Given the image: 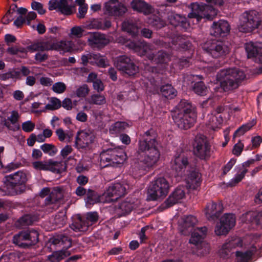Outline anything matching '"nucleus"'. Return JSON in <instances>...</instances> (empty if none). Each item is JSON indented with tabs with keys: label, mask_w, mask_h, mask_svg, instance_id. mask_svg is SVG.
<instances>
[{
	"label": "nucleus",
	"mask_w": 262,
	"mask_h": 262,
	"mask_svg": "<svg viewBox=\"0 0 262 262\" xmlns=\"http://www.w3.org/2000/svg\"><path fill=\"white\" fill-rule=\"evenodd\" d=\"M157 145L155 137L151 135L150 130L145 133L142 139L139 141L138 152L142 154L144 158L136 164L134 168L135 170H138L141 174L145 173L159 161L160 153Z\"/></svg>",
	"instance_id": "1"
},
{
	"label": "nucleus",
	"mask_w": 262,
	"mask_h": 262,
	"mask_svg": "<svg viewBox=\"0 0 262 262\" xmlns=\"http://www.w3.org/2000/svg\"><path fill=\"white\" fill-rule=\"evenodd\" d=\"M172 118L178 127L187 129L195 123L196 114L192 105L187 101L183 100L172 113Z\"/></svg>",
	"instance_id": "2"
},
{
	"label": "nucleus",
	"mask_w": 262,
	"mask_h": 262,
	"mask_svg": "<svg viewBox=\"0 0 262 262\" xmlns=\"http://www.w3.org/2000/svg\"><path fill=\"white\" fill-rule=\"evenodd\" d=\"M245 78L244 71L236 68L223 69L217 74V80L224 91L237 88Z\"/></svg>",
	"instance_id": "3"
},
{
	"label": "nucleus",
	"mask_w": 262,
	"mask_h": 262,
	"mask_svg": "<svg viewBox=\"0 0 262 262\" xmlns=\"http://www.w3.org/2000/svg\"><path fill=\"white\" fill-rule=\"evenodd\" d=\"M6 181L3 188L0 189L3 195H14L25 190V184L27 181L26 174L22 171H17L6 177Z\"/></svg>",
	"instance_id": "4"
},
{
	"label": "nucleus",
	"mask_w": 262,
	"mask_h": 262,
	"mask_svg": "<svg viewBox=\"0 0 262 262\" xmlns=\"http://www.w3.org/2000/svg\"><path fill=\"white\" fill-rule=\"evenodd\" d=\"M30 48L33 51H38L54 50L59 51L61 54L82 50V47L76 48L72 41L66 40L56 41L52 44L48 41L39 42L33 44Z\"/></svg>",
	"instance_id": "5"
},
{
	"label": "nucleus",
	"mask_w": 262,
	"mask_h": 262,
	"mask_svg": "<svg viewBox=\"0 0 262 262\" xmlns=\"http://www.w3.org/2000/svg\"><path fill=\"white\" fill-rule=\"evenodd\" d=\"M169 188V184L165 178H157L149 185L147 199L149 201L163 199L168 194Z\"/></svg>",
	"instance_id": "6"
},
{
	"label": "nucleus",
	"mask_w": 262,
	"mask_h": 262,
	"mask_svg": "<svg viewBox=\"0 0 262 262\" xmlns=\"http://www.w3.org/2000/svg\"><path fill=\"white\" fill-rule=\"evenodd\" d=\"M261 24L259 14L255 10L246 11L241 15L238 29L244 33L251 32Z\"/></svg>",
	"instance_id": "7"
},
{
	"label": "nucleus",
	"mask_w": 262,
	"mask_h": 262,
	"mask_svg": "<svg viewBox=\"0 0 262 262\" xmlns=\"http://www.w3.org/2000/svg\"><path fill=\"white\" fill-rule=\"evenodd\" d=\"M101 163L103 166L108 165L116 166L123 164L126 160L127 156L122 148L110 149L103 152L101 155Z\"/></svg>",
	"instance_id": "8"
},
{
	"label": "nucleus",
	"mask_w": 262,
	"mask_h": 262,
	"mask_svg": "<svg viewBox=\"0 0 262 262\" xmlns=\"http://www.w3.org/2000/svg\"><path fill=\"white\" fill-rule=\"evenodd\" d=\"M190 8L191 11L188 14L190 18H196L198 23L202 18L212 19L216 16L218 11L214 8L206 4L199 5L198 3H192Z\"/></svg>",
	"instance_id": "9"
},
{
	"label": "nucleus",
	"mask_w": 262,
	"mask_h": 262,
	"mask_svg": "<svg viewBox=\"0 0 262 262\" xmlns=\"http://www.w3.org/2000/svg\"><path fill=\"white\" fill-rule=\"evenodd\" d=\"M204 49L214 58H224L230 52L229 47L221 41H214L206 43Z\"/></svg>",
	"instance_id": "10"
},
{
	"label": "nucleus",
	"mask_w": 262,
	"mask_h": 262,
	"mask_svg": "<svg viewBox=\"0 0 262 262\" xmlns=\"http://www.w3.org/2000/svg\"><path fill=\"white\" fill-rule=\"evenodd\" d=\"M38 233L35 230L22 231L14 236L13 243L21 247L35 244L38 241Z\"/></svg>",
	"instance_id": "11"
},
{
	"label": "nucleus",
	"mask_w": 262,
	"mask_h": 262,
	"mask_svg": "<svg viewBox=\"0 0 262 262\" xmlns=\"http://www.w3.org/2000/svg\"><path fill=\"white\" fill-rule=\"evenodd\" d=\"M125 46L129 49L133 50L140 56H146L150 60H154V54L153 51L154 48L152 46L144 42L126 41L124 42Z\"/></svg>",
	"instance_id": "12"
},
{
	"label": "nucleus",
	"mask_w": 262,
	"mask_h": 262,
	"mask_svg": "<svg viewBox=\"0 0 262 262\" xmlns=\"http://www.w3.org/2000/svg\"><path fill=\"white\" fill-rule=\"evenodd\" d=\"M126 193V187L123 184L118 183L110 185L102 195L104 198V203H110L116 201Z\"/></svg>",
	"instance_id": "13"
},
{
	"label": "nucleus",
	"mask_w": 262,
	"mask_h": 262,
	"mask_svg": "<svg viewBox=\"0 0 262 262\" xmlns=\"http://www.w3.org/2000/svg\"><path fill=\"white\" fill-rule=\"evenodd\" d=\"M210 146L207 139L203 136L195 137L194 145V154L201 159H205L210 156Z\"/></svg>",
	"instance_id": "14"
},
{
	"label": "nucleus",
	"mask_w": 262,
	"mask_h": 262,
	"mask_svg": "<svg viewBox=\"0 0 262 262\" xmlns=\"http://www.w3.org/2000/svg\"><path fill=\"white\" fill-rule=\"evenodd\" d=\"M95 136L89 130H82L77 132L75 145L78 149H87L94 142Z\"/></svg>",
	"instance_id": "15"
},
{
	"label": "nucleus",
	"mask_w": 262,
	"mask_h": 262,
	"mask_svg": "<svg viewBox=\"0 0 262 262\" xmlns=\"http://www.w3.org/2000/svg\"><path fill=\"white\" fill-rule=\"evenodd\" d=\"M73 2L72 0H51L49 3V9L55 10L66 15H70Z\"/></svg>",
	"instance_id": "16"
},
{
	"label": "nucleus",
	"mask_w": 262,
	"mask_h": 262,
	"mask_svg": "<svg viewBox=\"0 0 262 262\" xmlns=\"http://www.w3.org/2000/svg\"><path fill=\"white\" fill-rule=\"evenodd\" d=\"M248 58H255L262 63V42H249L245 44Z\"/></svg>",
	"instance_id": "17"
},
{
	"label": "nucleus",
	"mask_w": 262,
	"mask_h": 262,
	"mask_svg": "<svg viewBox=\"0 0 262 262\" xmlns=\"http://www.w3.org/2000/svg\"><path fill=\"white\" fill-rule=\"evenodd\" d=\"M118 0H110L106 3L103 8L105 14L111 16H119L126 11L125 7L121 4L117 3Z\"/></svg>",
	"instance_id": "18"
},
{
	"label": "nucleus",
	"mask_w": 262,
	"mask_h": 262,
	"mask_svg": "<svg viewBox=\"0 0 262 262\" xmlns=\"http://www.w3.org/2000/svg\"><path fill=\"white\" fill-rule=\"evenodd\" d=\"M230 30L228 23L224 20H220L214 22L211 26V34L215 37L227 36Z\"/></svg>",
	"instance_id": "19"
},
{
	"label": "nucleus",
	"mask_w": 262,
	"mask_h": 262,
	"mask_svg": "<svg viewBox=\"0 0 262 262\" xmlns=\"http://www.w3.org/2000/svg\"><path fill=\"white\" fill-rule=\"evenodd\" d=\"M207 232V229L206 227L194 229L189 239V243L198 246L200 245L207 246V244L203 243V240L206 237Z\"/></svg>",
	"instance_id": "20"
},
{
	"label": "nucleus",
	"mask_w": 262,
	"mask_h": 262,
	"mask_svg": "<svg viewBox=\"0 0 262 262\" xmlns=\"http://www.w3.org/2000/svg\"><path fill=\"white\" fill-rule=\"evenodd\" d=\"M198 222V221L194 216L188 215L185 216L180 223L179 230L182 234L186 235L192 231Z\"/></svg>",
	"instance_id": "21"
},
{
	"label": "nucleus",
	"mask_w": 262,
	"mask_h": 262,
	"mask_svg": "<svg viewBox=\"0 0 262 262\" xmlns=\"http://www.w3.org/2000/svg\"><path fill=\"white\" fill-rule=\"evenodd\" d=\"M185 196L184 188L183 187H177L174 191L169 196L164 203L166 207H169L173 205L179 203Z\"/></svg>",
	"instance_id": "22"
},
{
	"label": "nucleus",
	"mask_w": 262,
	"mask_h": 262,
	"mask_svg": "<svg viewBox=\"0 0 262 262\" xmlns=\"http://www.w3.org/2000/svg\"><path fill=\"white\" fill-rule=\"evenodd\" d=\"M223 207L220 204L214 202L208 203L205 209V214L209 220L217 218L222 211Z\"/></svg>",
	"instance_id": "23"
},
{
	"label": "nucleus",
	"mask_w": 262,
	"mask_h": 262,
	"mask_svg": "<svg viewBox=\"0 0 262 262\" xmlns=\"http://www.w3.org/2000/svg\"><path fill=\"white\" fill-rule=\"evenodd\" d=\"M226 219L228 217H221L220 222L217 223L215 227L214 232L216 235H226L230 230L232 228V225L233 224V219L230 217V223L229 224H226L225 225L224 223H225Z\"/></svg>",
	"instance_id": "24"
},
{
	"label": "nucleus",
	"mask_w": 262,
	"mask_h": 262,
	"mask_svg": "<svg viewBox=\"0 0 262 262\" xmlns=\"http://www.w3.org/2000/svg\"><path fill=\"white\" fill-rule=\"evenodd\" d=\"M202 182L201 174L195 171H192L186 179V186L189 189H196Z\"/></svg>",
	"instance_id": "25"
},
{
	"label": "nucleus",
	"mask_w": 262,
	"mask_h": 262,
	"mask_svg": "<svg viewBox=\"0 0 262 262\" xmlns=\"http://www.w3.org/2000/svg\"><path fill=\"white\" fill-rule=\"evenodd\" d=\"M240 219L244 223H253L257 225L261 224L262 211L260 212L249 211L243 214Z\"/></svg>",
	"instance_id": "26"
},
{
	"label": "nucleus",
	"mask_w": 262,
	"mask_h": 262,
	"mask_svg": "<svg viewBox=\"0 0 262 262\" xmlns=\"http://www.w3.org/2000/svg\"><path fill=\"white\" fill-rule=\"evenodd\" d=\"M188 164L187 159L183 155H180L176 157L171 162V167L180 175L181 173L184 171L186 166Z\"/></svg>",
	"instance_id": "27"
},
{
	"label": "nucleus",
	"mask_w": 262,
	"mask_h": 262,
	"mask_svg": "<svg viewBox=\"0 0 262 262\" xmlns=\"http://www.w3.org/2000/svg\"><path fill=\"white\" fill-rule=\"evenodd\" d=\"M235 245H237V246H241V240H233L225 243L219 250L220 256L223 258H229L231 254V250L235 247Z\"/></svg>",
	"instance_id": "28"
},
{
	"label": "nucleus",
	"mask_w": 262,
	"mask_h": 262,
	"mask_svg": "<svg viewBox=\"0 0 262 262\" xmlns=\"http://www.w3.org/2000/svg\"><path fill=\"white\" fill-rule=\"evenodd\" d=\"M131 5L134 10L142 12L145 15L151 13L152 11L151 7L142 0H134Z\"/></svg>",
	"instance_id": "29"
},
{
	"label": "nucleus",
	"mask_w": 262,
	"mask_h": 262,
	"mask_svg": "<svg viewBox=\"0 0 262 262\" xmlns=\"http://www.w3.org/2000/svg\"><path fill=\"white\" fill-rule=\"evenodd\" d=\"M140 201L138 200L125 201L121 203L118 206L122 213H127L133 209H137L140 207Z\"/></svg>",
	"instance_id": "30"
},
{
	"label": "nucleus",
	"mask_w": 262,
	"mask_h": 262,
	"mask_svg": "<svg viewBox=\"0 0 262 262\" xmlns=\"http://www.w3.org/2000/svg\"><path fill=\"white\" fill-rule=\"evenodd\" d=\"M88 41L91 45H105L108 43L109 40L106 38L104 34L95 32L90 34Z\"/></svg>",
	"instance_id": "31"
},
{
	"label": "nucleus",
	"mask_w": 262,
	"mask_h": 262,
	"mask_svg": "<svg viewBox=\"0 0 262 262\" xmlns=\"http://www.w3.org/2000/svg\"><path fill=\"white\" fill-rule=\"evenodd\" d=\"M64 194V191L63 188L56 187L50 191V195L46 199L48 203H53L58 200L62 199Z\"/></svg>",
	"instance_id": "32"
},
{
	"label": "nucleus",
	"mask_w": 262,
	"mask_h": 262,
	"mask_svg": "<svg viewBox=\"0 0 262 262\" xmlns=\"http://www.w3.org/2000/svg\"><path fill=\"white\" fill-rule=\"evenodd\" d=\"M52 243L54 245H58L59 246H62L63 248L68 249L72 245L71 239L63 235H58L53 238Z\"/></svg>",
	"instance_id": "33"
},
{
	"label": "nucleus",
	"mask_w": 262,
	"mask_h": 262,
	"mask_svg": "<svg viewBox=\"0 0 262 262\" xmlns=\"http://www.w3.org/2000/svg\"><path fill=\"white\" fill-rule=\"evenodd\" d=\"M208 126L214 130L220 128L223 120L221 114L214 115L212 113L208 115Z\"/></svg>",
	"instance_id": "34"
},
{
	"label": "nucleus",
	"mask_w": 262,
	"mask_h": 262,
	"mask_svg": "<svg viewBox=\"0 0 262 262\" xmlns=\"http://www.w3.org/2000/svg\"><path fill=\"white\" fill-rule=\"evenodd\" d=\"M131 125L125 121H117L112 124L110 127L109 131L112 134H117L123 132Z\"/></svg>",
	"instance_id": "35"
},
{
	"label": "nucleus",
	"mask_w": 262,
	"mask_h": 262,
	"mask_svg": "<svg viewBox=\"0 0 262 262\" xmlns=\"http://www.w3.org/2000/svg\"><path fill=\"white\" fill-rule=\"evenodd\" d=\"M71 228L76 232H84L88 229V225L85 222V220L78 216L70 226Z\"/></svg>",
	"instance_id": "36"
},
{
	"label": "nucleus",
	"mask_w": 262,
	"mask_h": 262,
	"mask_svg": "<svg viewBox=\"0 0 262 262\" xmlns=\"http://www.w3.org/2000/svg\"><path fill=\"white\" fill-rule=\"evenodd\" d=\"M122 29L133 36L137 35L139 33V29L132 20L124 21L122 23Z\"/></svg>",
	"instance_id": "37"
},
{
	"label": "nucleus",
	"mask_w": 262,
	"mask_h": 262,
	"mask_svg": "<svg viewBox=\"0 0 262 262\" xmlns=\"http://www.w3.org/2000/svg\"><path fill=\"white\" fill-rule=\"evenodd\" d=\"M67 222L66 211L61 210L56 214L52 221L55 225V227L60 228L66 224Z\"/></svg>",
	"instance_id": "38"
},
{
	"label": "nucleus",
	"mask_w": 262,
	"mask_h": 262,
	"mask_svg": "<svg viewBox=\"0 0 262 262\" xmlns=\"http://www.w3.org/2000/svg\"><path fill=\"white\" fill-rule=\"evenodd\" d=\"M168 18L169 23L174 26L186 24L185 18L178 14L171 12L168 15Z\"/></svg>",
	"instance_id": "39"
},
{
	"label": "nucleus",
	"mask_w": 262,
	"mask_h": 262,
	"mask_svg": "<svg viewBox=\"0 0 262 262\" xmlns=\"http://www.w3.org/2000/svg\"><path fill=\"white\" fill-rule=\"evenodd\" d=\"M91 63L102 68L108 65V62L106 58L99 54H92Z\"/></svg>",
	"instance_id": "40"
},
{
	"label": "nucleus",
	"mask_w": 262,
	"mask_h": 262,
	"mask_svg": "<svg viewBox=\"0 0 262 262\" xmlns=\"http://www.w3.org/2000/svg\"><path fill=\"white\" fill-rule=\"evenodd\" d=\"M131 60L128 57L122 56L118 57L115 61V64L117 68L120 71L123 72L125 69L128 67L131 63Z\"/></svg>",
	"instance_id": "41"
},
{
	"label": "nucleus",
	"mask_w": 262,
	"mask_h": 262,
	"mask_svg": "<svg viewBox=\"0 0 262 262\" xmlns=\"http://www.w3.org/2000/svg\"><path fill=\"white\" fill-rule=\"evenodd\" d=\"M56 134L60 141L70 142L73 136L72 132L70 130L65 131L60 128L56 130Z\"/></svg>",
	"instance_id": "42"
},
{
	"label": "nucleus",
	"mask_w": 262,
	"mask_h": 262,
	"mask_svg": "<svg viewBox=\"0 0 262 262\" xmlns=\"http://www.w3.org/2000/svg\"><path fill=\"white\" fill-rule=\"evenodd\" d=\"M160 91L162 95L167 98L172 99L177 95V91L170 84L162 86Z\"/></svg>",
	"instance_id": "43"
},
{
	"label": "nucleus",
	"mask_w": 262,
	"mask_h": 262,
	"mask_svg": "<svg viewBox=\"0 0 262 262\" xmlns=\"http://www.w3.org/2000/svg\"><path fill=\"white\" fill-rule=\"evenodd\" d=\"M20 115L16 111H13L11 112L10 116L7 118V120L5 122V125L10 129L11 128V124L14 125L15 128L18 129L19 125H16Z\"/></svg>",
	"instance_id": "44"
},
{
	"label": "nucleus",
	"mask_w": 262,
	"mask_h": 262,
	"mask_svg": "<svg viewBox=\"0 0 262 262\" xmlns=\"http://www.w3.org/2000/svg\"><path fill=\"white\" fill-rule=\"evenodd\" d=\"M255 251L256 248L255 247H253L250 250L247 251L245 252L237 251L236 255L237 259V262H247Z\"/></svg>",
	"instance_id": "45"
},
{
	"label": "nucleus",
	"mask_w": 262,
	"mask_h": 262,
	"mask_svg": "<svg viewBox=\"0 0 262 262\" xmlns=\"http://www.w3.org/2000/svg\"><path fill=\"white\" fill-rule=\"evenodd\" d=\"M255 124L256 121L253 119L251 121L243 125L236 130L233 135V138H234L236 136L244 135L246 132L250 130Z\"/></svg>",
	"instance_id": "46"
},
{
	"label": "nucleus",
	"mask_w": 262,
	"mask_h": 262,
	"mask_svg": "<svg viewBox=\"0 0 262 262\" xmlns=\"http://www.w3.org/2000/svg\"><path fill=\"white\" fill-rule=\"evenodd\" d=\"M88 102L91 104L103 105L106 103L104 96L100 94H94L88 99Z\"/></svg>",
	"instance_id": "47"
},
{
	"label": "nucleus",
	"mask_w": 262,
	"mask_h": 262,
	"mask_svg": "<svg viewBox=\"0 0 262 262\" xmlns=\"http://www.w3.org/2000/svg\"><path fill=\"white\" fill-rule=\"evenodd\" d=\"M87 202L90 204H94L99 202H104V198L102 200V195L100 197L94 191L89 190L87 193Z\"/></svg>",
	"instance_id": "48"
},
{
	"label": "nucleus",
	"mask_w": 262,
	"mask_h": 262,
	"mask_svg": "<svg viewBox=\"0 0 262 262\" xmlns=\"http://www.w3.org/2000/svg\"><path fill=\"white\" fill-rule=\"evenodd\" d=\"M48 165V170L53 172L60 173L63 170L62 164L61 162L49 160Z\"/></svg>",
	"instance_id": "49"
},
{
	"label": "nucleus",
	"mask_w": 262,
	"mask_h": 262,
	"mask_svg": "<svg viewBox=\"0 0 262 262\" xmlns=\"http://www.w3.org/2000/svg\"><path fill=\"white\" fill-rule=\"evenodd\" d=\"M48 165V170L53 172L60 173L63 170L62 164L61 162L49 160Z\"/></svg>",
	"instance_id": "50"
},
{
	"label": "nucleus",
	"mask_w": 262,
	"mask_h": 262,
	"mask_svg": "<svg viewBox=\"0 0 262 262\" xmlns=\"http://www.w3.org/2000/svg\"><path fill=\"white\" fill-rule=\"evenodd\" d=\"M193 90L196 94L201 96L206 95L208 92L207 88L202 81L195 83L193 87Z\"/></svg>",
	"instance_id": "51"
},
{
	"label": "nucleus",
	"mask_w": 262,
	"mask_h": 262,
	"mask_svg": "<svg viewBox=\"0 0 262 262\" xmlns=\"http://www.w3.org/2000/svg\"><path fill=\"white\" fill-rule=\"evenodd\" d=\"M84 32V30L83 28L80 26H76L73 27H72L71 30L70 32L69 33V36L70 38H81L83 34V33Z\"/></svg>",
	"instance_id": "52"
},
{
	"label": "nucleus",
	"mask_w": 262,
	"mask_h": 262,
	"mask_svg": "<svg viewBox=\"0 0 262 262\" xmlns=\"http://www.w3.org/2000/svg\"><path fill=\"white\" fill-rule=\"evenodd\" d=\"M83 219L85 220V222L88 225V227H89L97 221L98 215L96 212H89Z\"/></svg>",
	"instance_id": "53"
},
{
	"label": "nucleus",
	"mask_w": 262,
	"mask_h": 262,
	"mask_svg": "<svg viewBox=\"0 0 262 262\" xmlns=\"http://www.w3.org/2000/svg\"><path fill=\"white\" fill-rule=\"evenodd\" d=\"M61 106V102L56 98H51L49 103L46 105L45 109L48 110H55Z\"/></svg>",
	"instance_id": "54"
},
{
	"label": "nucleus",
	"mask_w": 262,
	"mask_h": 262,
	"mask_svg": "<svg viewBox=\"0 0 262 262\" xmlns=\"http://www.w3.org/2000/svg\"><path fill=\"white\" fill-rule=\"evenodd\" d=\"M48 161H36L32 163V166L36 170H48Z\"/></svg>",
	"instance_id": "55"
},
{
	"label": "nucleus",
	"mask_w": 262,
	"mask_h": 262,
	"mask_svg": "<svg viewBox=\"0 0 262 262\" xmlns=\"http://www.w3.org/2000/svg\"><path fill=\"white\" fill-rule=\"evenodd\" d=\"M40 148L45 153L48 154L51 156H54L57 152L56 148L50 144H44L40 146Z\"/></svg>",
	"instance_id": "56"
},
{
	"label": "nucleus",
	"mask_w": 262,
	"mask_h": 262,
	"mask_svg": "<svg viewBox=\"0 0 262 262\" xmlns=\"http://www.w3.org/2000/svg\"><path fill=\"white\" fill-rule=\"evenodd\" d=\"M170 60V56L164 52H159L155 59L156 63H165Z\"/></svg>",
	"instance_id": "57"
},
{
	"label": "nucleus",
	"mask_w": 262,
	"mask_h": 262,
	"mask_svg": "<svg viewBox=\"0 0 262 262\" xmlns=\"http://www.w3.org/2000/svg\"><path fill=\"white\" fill-rule=\"evenodd\" d=\"M67 86L62 82H57L52 84L53 91L57 94H62L66 91Z\"/></svg>",
	"instance_id": "58"
},
{
	"label": "nucleus",
	"mask_w": 262,
	"mask_h": 262,
	"mask_svg": "<svg viewBox=\"0 0 262 262\" xmlns=\"http://www.w3.org/2000/svg\"><path fill=\"white\" fill-rule=\"evenodd\" d=\"M37 220L38 216L36 215L26 214L21 217L20 221L21 223H23L25 225H30L37 221Z\"/></svg>",
	"instance_id": "59"
},
{
	"label": "nucleus",
	"mask_w": 262,
	"mask_h": 262,
	"mask_svg": "<svg viewBox=\"0 0 262 262\" xmlns=\"http://www.w3.org/2000/svg\"><path fill=\"white\" fill-rule=\"evenodd\" d=\"M247 172V169L245 168L242 170L240 173L236 174L235 177L231 180L229 182V185L230 186H234L237 184L244 178Z\"/></svg>",
	"instance_id": "60"
},
{
	"label": "nucleus",
	"mask_w": 262,
	"mask_h": 262,
	"mask_svg": "<svg viewBox=\"0 0 262 262\" xmlns=\"http://www.w3.org/2000/svg\"><path fill=\"white\" fill-rule=\"evenodd\" d=\"M89 89L88 85L83 84L77 88L76 90L75 94L78 97H84L89 94Z\"/></svg>",
	"instance_id": "61"
},
{
	"label": "nucleus",
	"mask_w": 262,
	"mask_h": 262,
	"mask_svg": "<svg viewBox=\"0 0 262 262\" xmlns=\"http://www.w3.org/2000/svg\"><path fill=\"white\" fill-rule=\"evenodd\" d=\"M7 52L10 55H18L19 53H26V50L23 48L11 47L8 48Z\"/></svg>",
	"instance_id": "62"
},
{
	"label": "nucleus",
	"mask_w": 262,
	"mask_h": 262,
	"mask_svg": "<svg viewBox=\"0 0 262 262\" xmlns=\"http://www.w3.org/2000/svg\"><path fill=\"white\" fill-rule=\"evenodd\" d=\"M15 12V9H10L8 11L5 15L3 17L2 21L4 24H8L13 19V13Z\"/></svg>",
	"instance_id": "63"
},
{
	"label": "nucleus",
	"mask_w": 262,
	"mask_h": 262,
	"mask_svg": "<svg viewBox=\"0 0 262 262\" xmlns=\"http://www.w3.org/2000/svg\"><path fill=\"white\" fill-rule=\"evenodd\" d=\"M21 126L24 132L30 133L34 129L35 125L31 121H27L22 123Z\"/></svg>",
	"instance_id": "64"
}]
</instances>
